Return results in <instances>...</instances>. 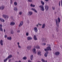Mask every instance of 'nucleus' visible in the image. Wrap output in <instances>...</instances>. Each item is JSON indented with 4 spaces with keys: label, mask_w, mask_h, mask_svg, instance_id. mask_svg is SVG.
Masks as SVG:
<instances>
[{
    "label": "nucleus",
    "mask_w": 62,
    "mask_h": 62,
    "mask_svg": "<svg viewBox=\"0 0 62 62\" xmlns=\"http://www.w3.org/2000/svg\"><path fill=\"white\" fill-rule=\"evenodd\" d=\"M49 46L46 47V49L45 48L44 49L45 51H46V52L44 54V56L45 57H47L48 54H49L48 51H49V50H50V51H51L52 50V49H51V45H49Z\"/></svg>",
    "instance_id": "obj_1"
},
{
    "label": "nucleus",
    "mask_w": 62,
    "mask_h": 62,
    "mask_svg": "<svg viewBox=\"0 0 62 62\" xmlns=\"http://www.w3.org/2000/svg\"><path fill=\"white\" fill-rule=\"evenodd\" d=\"M58 20H57V19H56L55 20V22L56 25H57V27H59V23H60V19L59 18H58Z\"/></svg>",
    "instance_id": "obj_2"
},
{
    "label": "nucleus",
    "mask_w": 62,
    "mask_h": 62,
    "mask_svg": "<svg viewBox=\"0 0 62 62\" xmlns=\"http://www.w3.org/2000/svg\"><path fill=\"white\" fill-rule=\"evenodd\" d=\"M39 8H40V9L42 11H44V7L42 5H40L39 6Z\"/></svg>",
    "instance_id": "obj_3"
},
{
    "label": "nucleus",
    "mask_w": 62,
    "mask_h": 62,
    "mask_svg": "<svg viewBox=\"0 0 62 62\" xmlns=\"http://www.w3.org/2000/svg\"><path fill=\"white\" fill-rule=\"evenodd\" d=\"M45 9L46 11H47L49 9V6L47 5L45 6Z\"/></svg>",
    "instance_id": "obj_4"
},
{
    "label": "nucleus",
    "mask_w": 62,
    "mask_h": 62,
    "mask_svg": "<svg viewBox=\"0 0 62 62\" xmlns=\"http://www.w3.org/2000/svg\"><path fill=\"white\" fill-rule=\"evenodd\" d=\"M3 27V25L2 24H0V31L3 32V28L2 27Z\"/></svg>",
    "instance_id": "obj_5"
},
{
    "label": "nucleus",
    "mask_w": 62,
    "mask_h": 62,
    "mask_svg": "<svg viewBox=\"0 0 62 62\" xmlns=\"http://www.w3.org/2000/svg\"><path fill=\"white\" fill-rule=\"evenodd\" d=\"M27 39L28 40H31L32 39V38L31 37L29 36L27 38Z\"/></svg>",
    "instance_id": "obj_6"
},
{
    "label": "nucleus",
    "mask_w": 62,
    "mask_h": 62,
    "mask_svg": "<svg viewBox=\"0 0 62 62\" xmlns=\"http://www.w3.org/2000/svg\"><path fill=\"white\" fill-rule=\"evenodd\" d=\"M34 32H36V33H37V32H38V29L37 28L35 27L34 29Z\"/></svg>",
    "instance_id": "obj_7"
},
{
    "label": "nucleus",
    "mask_w": 62,
    "mask_h": 62,
    "mask_svg": "<svg viewBox=\"0 0 62 62\" xmlns=\"http://www.w3.org/2000/svg\"><path fill=\"white\" fill-rule=\"evenodd\" d=\"M32 14H33V12H32L30 11V12H29L28 13V15H29V16H31V15H32Z\"/></svg>",
    "instance_id": "obj_8"
},
{
    "label": "nucleus",
    "mask_w": 62,
    "mask_h": 62,
    "mask_svg": "<svg viewBox=\"0 0 62 62\" xmlns=\"http://www.w3.org/2000/svg\"><path fill=\"white\" fill-rule=\"evenodd\" d=\"M59 54H60V52H56L55 53V54L56 55H59Z\"/></svg>",
    "instance_id": "obj_9"
},
{
    "label": "nucleus",
    "mask_w": 62,
    "mask_h": 62,
    "mask_svg": "<svg viewBox=\"0 0 62 62\" xmlns=\"http://www.w3.org/2000/svg\"><path fill=\"white\" fill-rule=\"evenodd\" d=\"M32 51L33 53H34V54H36L37 53V52H36V49L35 48H34L33 49Z\"/></svg>",
    "instance_id": "obj_10"
},
{
    "label": "nucleus",
    "mask_w": 62,
    "mask_h": 62,
    "mask_svg": "<svg viewBox=\"0 0 62 62\" xmlns=\"http://www.w3.org/2000/svg\"><path fill=\"white\" fill-rule=\"evenodd\" d=\"M37 53L38 55H39V56L41 55V52L40 51H38Z\"/></svg>",
    "instance_id": "obj_11"
},
{
    "label": "nucleus",
    "mask_w": 62,
    "mask_h": 62,
    "mask_svg": "<svg viewBox=\"0 0 62 62\" xmlns=\"http://www.w3.org/2000/svg\"><path fill=\"white\" fill-rule=\"evenodd\" d=\"M23 24V22L22 21L19 25V27H21V26H22Z\"/></svg>",
    "instance_id": "obj_12"
},
{
    "label": "nucleus",
    "mask_w": 62,
    "mask_h": 62,
    "mask_svg": "<svg viewBox=\"0 0 62 62\" xmlns=\"http://www.w3.org/2000/svg\"><path fill=\"white\" fill-rule=\"evenodd\" d=\"M3 41L2 40H1L0 41V44L1 46H3Z\"/></svg>",
    "instance_id": "obj_13"
},
{
    "label": "nucleus",
    "mask_w": 62,
    "mask_h": 62,
    "mask_svg": "<svg viewBox=\"0 0 62 62\" xmlns=\"http://www.w3.org/2000/svg\"><path fill=\"white\" fill-rule=\"evenodd\" d=\"M31 9L32 10H33V11H34L35 12H36V13H37V10H36V9H35L32 8H31Z\"/></svg>",
    "instance_id": "obj_14"
},
{
    "label": "nucleus",
    "mask_w": 62,
    "mask_h": 62,
    "mask_svg": "<svg viewBox=\"0 0 62 62\" xmlns=\"http://www.w3.org/2000/svg\"><path fill=\"white\" fill-rule=\"evenodd\" d=\"M45 25H46V24L45 23H44L42 25V28H44L45 27Z\"/></svg>",
    "instance_id": "obj_15"
},
{
    "label": "nucleus",
    "mask_w": 62,
    "mask_h": 62,
    "mask_svg": "<svg viewBox=\"0 0 62 62\" xmlns=\"http://www.w3.org/2000/svg\"><path fill=\"white\" fill-rule=\"evenodd\" d=\"M10 25H13L15 24V23L13 22H12L11 23H10Z\"/></svg>",
    "instance_id": "obj_16"
},
{
    "label": "nucleus",
    "mask_w": 62,
    "mask_h": 62,
    "mask_svg": "<svg viewBox=\"0 0 62 62\" xmlns=\"http://www.w3.org/2000/svg\"><path fill=\"white\" fill-rule=\"evenodd\" d=\"M0 21L2 22H5V20L3 19H2L1 18H0Z\"/></svg>",
    "instance_id": "obj_17"
},
{
    "label": "nucleus",
    "mask_w": 62,
    "mask_h": 62,
    "mask_svg": "<svg viewBox=\"0 0 62 62\" xmlns=\"http://www.w3.org/2000/svg\"><path fill=\"white\" fill-rule=\"evenodd\" d=\"M30 58L31 60V61L33 60V55H31V56Z\"/></svg>",
    "instance_id": "obj_18"
},
{
    "label": "nucleus",
    "mask_w": 62,
    "mask_h": 62,
    "mask_svg": "<svg viewBox=\"0 0 62 62\" xmlns=\"http://www.w3.org/2000/svg\"><path fill=\"white\" fill-rule=\"evenodd\" d=\"M31 46H27V49L29 50H30L31 49Z\"/></svg>",
    "instance_id": "obj_19"
},
{
    "label": "nucleus",
    "mask_w": 62,
    "mask_h": 62,
    "mask_svg": "<svg viewBox=\"0 0 62 62\" xmlns=\"http://www.w3.org/2000/svg\"><path fill=\"white\" fill-rule=\"evenodd\" d=\"M34 38L35 40H37V37H36V35H35L34 36Z\"/></svg>",
    "instance_id": "obj_20"
},
{
    "label": "nucleus",
    "mask_w": 62,
    "mask_h": 62,
    "mask_svg": "<svg viewBox=\"0 0 62 62\" xmlns=\"http://www.w3.org/2000/svg\"><path fill=\"white\" fill-rule=\"evenodd\" d=\"M0 8L1 10H3L4 9V8H5V6H2L0 7Z\"/></svg>",
    "instance_id": "obj_21"
},
{
    "label": "nucleus",
    "mask_w": 62,
    "mask_h": 62,
    "mask_svg": "<svg viewBox=\"0 0 62 62\" xmlns=\"http://www.w3.org/2000/svg\"><path fill=\"white\" fill-rule=\"evenodd\" d=\"M2 16L3 17H4V18L5 19H6L7 18V17H6L7 16V15H2Z\"/></svg>",
    "instance_id": "obj_22"
},
{
    "label": "nucleus",
    "mask_w": 62,
    "mask_h": 62,
    "mask_svg": "<svg viewBox=\"0 0 62 62\" xmlns=\"http://www.w3.org/2000/svg\"><path fill=\"white\" fill-rule=\"evenodd\" d=\"M12 55H9L8 57L7 58H8V59H9V58H11V57H12Z\"/></svg>",
    "instance_id": "obj_23"
},
{
    "label": "nucleus",
    "mask_w": 62,
    "mask_h": 62,
    "mask_svg": "<svg viewBox=\"0 0 62 62\" xmlns=\"http://www.w3.org/2000/svg\"><path fill=\"white\" fill-rule=\"evenodd\" d=\"M14 10L16 11H17L18 9H17V8L16 7H15L14 8Z\"/></svg>",
    "instance_id": "obj_24"
},
{
    "label": "nucleus",
    "mask_w": 62,
    "mask_h": 62,
    "mask_svg": "<svg viewBox=\"0 0 62 62\" xmlns=\"http://www.w3.org/2000/svg\"><path fill=\"white\" fill-rule=\"evenodd\" d=\"M7 39L8 40H11V37H8L7 38Z\"/></svg>",
    "instance_id": "obj_25"
},
{
    "label": "nucleus",
    "mask_w": 62,
    "mask_h": 62,
    "mask_svg": "<svg viewBox=\"0 0 62 62\" xmlns=\"http://www.w3.org/2000/svg\"><path fill=\"white\" fill-rule=\"evenodd\" d=\"M41 4H42V5H44V2L43 1H41Z\"/></svg>",
    "instance_id": "obj_26"
},
{
    "label": "nucleus",
    "mask_w": 62,
    "mask_h": 62,
    "mask_svg": "<svg viewBox=\"0 0 62 62\" xmlns=\"http://www.w3.org/2000/svg\"><path fill=\"white\" fill-rule=\"evenodd\" d=\"M8 59L7 58L6 59H4V62H7V61L8 60Z\"/></svg>",
    "instance_id": "obj_27"
},
{
    "label": "nucleus",
    "mask_w": 62,
    "mask_h": 62,
    "mask_svg": "<svg viewBox=\"0 0 62 62\" xmlns=\"http://www.w3.org/2000/svg\"><path fill=\"white\" fill-rule=\"evenodd\" d=\"M41 61L42 62H45V60L43 59H42L41 60Z\"/></svg>",
    "instance_id": "obj_28"
},
{
    "label": "nucleus",
    "mask_w": 62,
    "mask_h": 62,
    "mask_svg": "<svg viewBox=\"0 0 62 62\" xmlns=\"http://www.w3.org/2000/svg\"><path fill=\"white\" fill-rule=\"evenodd\" d=\"M14 5L15 6H17V3L16 2H14Z\"/></svg>",
    "instance_id": "obj_29"
},
{
    "label": "nucleus",
    "mask_w": 62,
    "mask_h": 62,
    "mask_svg": "<svg viewBox=\"0 0 62 62\" xmlns=\"http://www.w3.org/2000/svg\"><path fill=\"white\" fill-rule=\"evenodd\" d=\"M31 6L32 7H35V5H33L32 4H31Z\"/></svg>",
    "instance_id": "obj_30"
},
{
    "label": "nucleus",
    "mask_w": 62,
    "mask_h": 62,
    "mask_svg": "<svg viewBox=\"0 0 62 62\" xmlns=\"http://www.w3.org/2000/svg\"><path fill=\"white\" fill-rule=\"evenodd\" d=\"M56 29L57 32H59V31L58 30V28H56Z\"/></svg>",
    "instance_id": "obj_31"
},
{
    "label": "nucleus",
    "mask_w": 62,
    "mask_h": 62,
    "mask_svg": "<svg viewBox=\"0 0 62 62\" xmlns=\"http://www.w3.org/2000/svg\"><path fill=\"white\" fill-rule=\"evenodd\" d=\"M11 34H13V33H14V32H13V30H11Z\"/></svg>",
    "instance_id": "obj_32"
},
{
    "label": "nucleus",
    "mask_w": 62,
    "mask_h": 62,
    "mask_svg": "<svg viewBox=\"0 0 62 62\" xmlns=\"http://www.w3.org/2000/svg\"><path fill=\"white\" fill-rule=\"evenodd\" d=\"M35 48H36V49H39V46H37L35 47Z\"/></svg>",
    "instance_id": "obj_33"
},
{
    "label": "nucleus",
    "mask_w": 62,
    "mask_h": 62,
    "mask_svg": "<svg viewBox=\"0 0 62 62\" xmlns=\"http://www.w3.org/2000/svg\"><path fill=\"white\" fill-rule=\"evenodd\" d=\"M45 40H46V39H43L42 40V41L43 42H45Z\"/></svg>",
    "instance_id": "obj_34"
},
{
    "label": "nucleus",
    "mask_w": 62,
    "mask_h": 62,
    "mask_svg": "<svg viewBox=\"0 0 62 62\" xmlns=\"http://www.w3.org/2000/svg\"><path fill=\"white\" fill-rule=\"evenodd\" d=\"M26 35L27 36H29V33H28V32L26 33Z\"/></svg>",
    "instance_id": "obj_35"
},
{
    "label": "nucleus",
    "mask_w": 62,
    "mask_h": 62,
    "mask_svg": "<svg viewBox=\"0 0 62 62\" xmlns=\"http://www.w3.org/2000/svg\"><path fill=\"white\" fill-rule=\"evenodd\" d=\"M28 1L29 2H32V0H28Z\"/></svg>",
    "instance_id": "obj_36"
},
{
    "label": "nucleus",
    "mask_w": 62,
    "mask_h": 62,
    "mask_svg": "<svg viewBox=\"0 0 62 62\" xmlns=\"http://www.w3.org/2000/svg\"><path fill=\"white\" fill-rule=\"evenodd\" d=\"M46 45V43H43L42 44V45H43L44 46H45Z\"/></svg>",
    "instance_id": "obj_37"
},
{
    "label": "nucleus",
    "mask_w": 62,
    "mask_h": 62,
    "mask_svg": "<svg viewBox=\"0 0 62 62\" xmlns=\"http://www.w3.org/2000/svg\"><path fill=\"white\" fill-rule=\"evenodd\" d=\"M26 57H23V59H24V60H25L26 59Z\"/></svg>",
    "instance_id": "obj_38"
},
{
    "label": "nucleus",
    "mask_w": 62,
    "mask_h": 62,
    "mask_svg": "<svg viewBox=\"0 0 62 62\" xmlns=\"http://www.w3.org/2000/svg\"><path fill=\"white\" fill-rule=\"evenodd\" d=\"M19 14L20 15H22V13L21 12H20L19 13Z\"/></svg>",
    "instance_id": "obj_39"
},
{
    "label": "nucleus",
    "mask_w": 62,
    "mask_h": 62,
    "mask_svg": "<svg viewBox=\"0 0 62 62\" xmlns=\"http://www.w3.org/2000/svg\"><path fill=\"white\" fill-rule=\"evenodd\" d=\"M6 18H7V19H8V18H9V16L8 15H7L6 16Z\"/></svg>",
    "instance_id": "obj_40"
},
{
    "label": "nucleus",
    "mask_w": 62,
    "mask_h": 62,
    "mask_svg": "<svg viewBox=\"0 0 62 62\" xmlns=\"http://www.w3.org/2000/svg\"><path fill=\"white\" fill-rule=\"evenodd\" d=\"M10 4H12V0H10Z\"/></svg>",
    "instance_id": "obj_41"
},
{
    "label": "nucleus",
    "mask_w": 62,
    "mask_h": 62,
    "mask_svg": "<svg viewBox=\"0 0 62 62\" xmlns=\"http://www.w3.org/2000/svg\"><path fill=\"white\" fill-rule=\"evenodd\" d=\"M52 9H53V10H54L55 9V8H54L52 7Z\"/></svg>",
    "instance_id": "obj_42"
},
{
    "label": "nucleus",
    "mask_w": 62,
    "mask_h": 62,
    "mask_svg": "<svg viewBox=\"0 0 62 62\" xmlns=\"http://www.w3.org/2000/svg\"><path fill=\"white\" fill-rule=\"evenodd\" d=\"M18 46V48H21V46Z\"/></svg>",
    "instance_id": "obj_43"
},
{
    "label": "nucleus",
    "mask_w": 62,
    "mask_h": 62,
    "mask_svg": "<svg viewBox=\"0 0 62 62\" xmlns=\"http://www.w3.org/2000/svg\"><path fill=\"white\" fill-rule=\"evenodd\" d=\"M28 62H32V61H31V60H29L28 61Z\"/></svg>",
    "instance_id": "obj_44"
},
{
    "label": "nucleus",
    "mask_w": 62,
    "mask_h": 62,
    "mask_svg": "<svg viewBox=\"0 0 62 62\" xmlns=\"http://www.w3.org/2000/svg\"><path fill=\"white\" fill-rule=\"evenodd\" d=\"M4 37H5V38H7V35H5Z\"/></svg>",
    "instance_id": "obj_45"
},
{
    "label": "nucleus",
    "mask_w": 62,
    "mask_h": 62,
    "mask_svg": "<svg viewBox=\"0 0 62 62\" xmlns=\"http://www.w3.org/2000/svg\"><path fill=\"white\" fill-rule=\"evenodd\" d=\"M52 37L53 38H54V34H52Z\"/></svg>",
    "instance_id": "obj_46"
},
{
    "label": "nucleus",
    "mask_w": 62,
    "mask_h": 62,
    "mask_svg": "<svg viewBox=\"0 0 62 62\" xmlns=\"http://www.w3.org/2000/svg\"><path fill=\"white\" fill-rule=\"evenodd\" d=\"M17 33H19V32H20V30H18L17 31Z\"/></svg>",
    "instance_id": "obj_47"
},
{
    "label": "nucleus",
    "mask_w": 62,
    "mask_h": 62,
    "mask_svg": "<svg viewBox=\"0 0 62 62\" xmlns=\"http://www.w3.org/2000/svg\"><path fill=\"white\" fill-rule=\"evenodd\" d=\"M8 62H11V59H9V60Z\"/></svg>",
    "instance_id": "obj_48"
},
{
    "label": "nucleus",
    "mask_w": 62,
    "mask_h": 62,
    "mask_svg": "<svg viewBox=\"0 0 62 62\" xmlns=\"http://www.w3.org/2000/svg\"><path fill=\"white\" fill-rule=\"evenodd\" d=\"M20 43H19V42H17V44L18 45V46H19V45Z\"/></svg>",
    "instance_id": "obj_49"
},
{
    "label": "nucleus",
    "mask_w": 62,
    "mask_h": 62,
    "mask_svg": "<svg viewBox=\"0 0 62 62\" xmlns=\"http://www.w3.org/2000/svg\"><path fill=\"white\" fill-rule=\"evenodd\" d=\"M27 22L28 23H29V21H28Z\"/></svg>",
    "instance_id": "obj_50"
},
{
    "label": "nucleus",
    "mask_w": 62,
    "mask_h": 62,
    "mask_svg": "<svg viewBox=\"0 0 62 62\" xmlns=\"http://www.w3.org/2000/svg\"><path fill=\"white\" fill-rule=\"evenodd\" d=\"M38 24L39 25H41V24H40L39 23H38Z\"/></svg>",
    "instance_id": "obj_51"
},
{
    "label": "nucleus",
    "mask_w": 62,
    "mask_h": 62,
    "mask_svg": "<svg viewBox=\"0 0 62 62\" xmlns=\"http://www.w3.org/2000/svg\"><path fill=\"white\" fill-rule=\"evenodd\" d=\"M59 6L60 7V3H59Z\"/></svg>",
    "instance_id": "obj_52"
},
{
    "label": "nucleus",
    "mask_w": 62,
    "mask_h": 62,
    "mask_svg": "<svg viewBox=\"0 0 62 62\" xmlns=\"http://www.w3.org/2000/svg\"><path fill=\"white\" fill-rule=\"evenodd\" d=\"M61 6H62V0H61Z\"/></svg>",
    "instance_id": "obj_53"
},
{
    "label": "nucleus",
    "mask_w": 62,
    "mask_h": 62,
    "mask_svg": "<svg viewBox=\"0 0 62 62\" xmlns=\"http://www.w3.org/2000/svg\"><path fill=\"white\" fill-rule=\"evenodd\" d=\"M46 1H48L49 0H45Z\"/></svg>",
    "instance_id": "obj_54"
},
{
    "label": "nucleus",
    "mask_w": 62,
    "mask_h": 62,
    "mask_svg": "<svg viewBox=\"0 0 62 62\" xmlns=\"http://www.w3.org/2000/svg\"><path fill=\"white\" fill-rule=\"evenodd\" d=\"M4 32H5V29H4Z\"/></svg>",
    "instance_id": "obj_55"
},
{
    "label": "nucleus",
    "mask_w": 62,
    "mask_h": 62,
    "mask_svg": "<svg viewBox=\"0 0 62 62\" xmlns=\"http://www.w3.org/2000/svg\"><path fill=\"white\" fill-rule=\"evenodd\" d=\"M37 27H39V26H38V24L37 25Z\"/></svg>",
    "instance_id": "obj_56"
},
{
    "label": "nucleus",
    "mask_w": 62,
    "mask_h": 62,
    "mask_svg": "<svg viewBox=\"0 0 62 62\" xmlns=\"http://www.w3.org/2000/svg\"><path fill=\"white\" fill-rule=\"evenodd\" d=\"M19 62H21V61H19Z\"/></svg>",
    "instance_id": "obj_57"
},
{
    "label": "nucleus",
    "mask_w": 62,
    "mask_h": 62,
    "mask_svg": "<svg viewBox=\"0 0 62 62\" xmlns=\"http://www.w3.org/2000/svg\"><path fill=\"white\" fill-rule=\"evenodd\" d=\"M46 62H47V61L46 60Z\"/></svg>",
    "instance_id": "obj_58"
},
{
    "label": "nucleus",
    "mask_w": 62,
    "mask_h": 62,
    "mask_svg": "<svg viewBox=\"0 0 62 62\" xmlns=\"http://www.w3.org/2000/svg\"><path fill=\"white\" fill-rule=\"evenodd\" d=\"M1 9V7H0V10Z\"/></svg>",
    "instance_id": "obj_59"
},
{
    "label": "nucleus",
    "mask_w": 62,
    "mask_h": 62,
    "mask_svg": "<svg viewBox=\"0 0 62 62\" xmlns=\"http://www.w3.org/2000/svg\"><path fill=\"white\" fill-rule=\"evenodd\" d=\"M47 46H48V44H47Z\"/></svg>",
    "instance_id": "obj_60"
},
{
    "label": "nucleus",
    "mask_w": 62,
    "mask_h": 62,
    "mask_svg": "<svg viewBox=\"0 0 62 62\" xmlns=\"http://www.w3.org/2000/svg\"><path fill=\"white\" fill-rule=\"evenodd\" d=\"M17 53H18V54H19V52H18Z\"/></svg>",
    "instance_id": "obj_61"
},
{
    "label": "nucleus",
    "mask_w": 62,
    "mask_h": 62,
    "mask_svg": "<svg viewBox=\"0 0 62 62\" xmlns=\"http://www.w3.org/2000/svg\"><path fill=\"white\" fill-rule=\"evenodd\" d=\"M55 13L56 14V12H55Z\"/></svg>",
    "instance_id": "obj_62"
},
{
    "label": "nucleus",
    "mask_w": 62,
    "mask_h": 62,
    "mask_svg": "<svg viewBox=\"0 0 62 62\" xmlns=\"http://www.w3.org/2000/svg\"><path fill=\"white\" fill-rule=\"evenodd\" d=\"M16 62H17V61H16Z\"/></svg>",
    "instance_id": "obj_63"
}]
</instances>
